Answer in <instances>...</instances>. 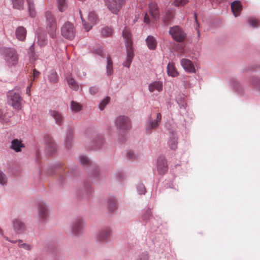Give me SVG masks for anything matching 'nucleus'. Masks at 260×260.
<instances>
[{
    "instance_id": "21",
    "label": "nucleus",
    "mask_w": 260,
    "mask_h": 260,
    "mask_svg": "<svg viewBox=\"0 0 260 260\" xmlns=\"http://www.w3.org/2000/svg\"><path fill=\"white\" fill-rule=\"evenodd\" d=\"M24 147V145L22 143L20 140L17 139H13L11 143L10 148L16 152L21 151V148Z\"/></svg>"
},
{
    "instance_id": "16",
    "label": "nucleus",
    "mask_w": 260,
    "mask_h": 260,
    "mask_svg": "<svg viewBox=\"0 0 260 260\" xmlns=\"http://www.w3.org/2000/svg\"><path fill=\"white\" fill-rule=\"evenodd\" d=\"M148 12L152 19L157 20L159 18L160 12L159 7L156 3L151 2L148 6Z\"/></svg>"
},
{
    "instance_id": "10",
    "label": "nucleus",
    "mask_w": 260,
    "mask_h": 260,
    "mask_svg": "<svg viewBox=\"0 0 260 260\" xmlns=\"http://www.w3.org/2000/svg\"><path fill=\"white\" fill-rule=\"evenodd\" d=\"M169 34L175 41L178 42L183 41L186 37V34L178 26L171 27L169 30Z\"/></svg>"
},
{
    "instance_id": "27",
    "label": "nucleus",
    "mask_w": 260,
    "mask_h": 260,
    "mask_svg": "<svg viewBox=\"0 0 260 260\" xmlns=\"http://www.w3.org/2000/svg\"><path fill=\"white\" fill-rule=\"evenodd\" d=\"M48 78L49 82L51 83H56L58 81L57 72L54 70H51L49 72Z\"/></svg>"
},
{
    "instance_id": "56",
    "label": "nucleus",
    "mask_w": 260,
    "mask_h": 260,
    "mask_svg": "<svg viewBox=\"0 0 260 260\" xmlns=\"http://www.w3.org/2000/svg\"><path fill=\"white\" fill-rule=\"evenodd\" d=\"M40 75V72L36 70V69L34 70V77L36 78Z\"/></svg>"
},
{
    "instance_id": "35",
    "label": "nucleus",
    "mask_w": 260,
    "mask_h": 260,
    "mask_svg": "<svg viewBox=\"0 0 260 260\" xmlns=\"http://www.w3.org/2000/svg\"><path fill=\"white\" fill-rule=\"evenodd\" d=\"M101 34L104 37H110L112 34V29L109 27H104L101 30Z\"/></svg>"
},
{
    "instance_id": "13",
    "label": "nucleus",
    "mask_w": 260,
    "mask_h": 260,
    "mask_svg": "<svg viewBox=\"0 0 260 260\" xmlns=\"http://www.w3.org/2000/svg\"><path fill=\"white\" fill-rule=\"evenodd\" d=\"M4 238L5 240L10 242L12 243L17 244L18 247L20 248H23V249L27 251H31L34 249V245L32 244L27 243H24L21 239L12 240L8 237L6 236H4Z\"/></svg>"
},
{
    "instance_id": "7",
    "label": "nucleus",
    "mask_w": 260,
    "mask_h": 260,
    "mask_svg": "<svg viewBox=\"0 0 260 260\" xmlns=\"http://www.w3.org/2000/svg\"><path fill=\"white\" fill-rule=\"evenodd\" d=\"M61 35L67 39L73 40L76 34L73 24L70 22H66L61 27Z\"/></svg>"
},
{
    "instance_id": "46",
    "label": "nucleus",
    "mask_w": 260,
    "mask_h": 260,
    "mask_svg": "<svg viewBox=\"0 0 260 260\" xmlns=\"http://www.w3.org/2000/svg\"><path fill=\"white\" fill-rule=\"evenodd\" d=\"M7 178L6 175L2 171H0V184L4 186L7 184Z\"/></svg>"
},
{
    "instance_id": "49",
    "label": "nucleus",
    "mask_w": 260,
    "mask_h": 260,
    "mask_svg": "<svg viewBox=\"0 0 260 260\" xmlns=\"http://www.w3.org/2000/svg\"><path fill=\"white\" fill-rule=\"evenodd\" d=\"M177 102L178 104H179V105L180 106V109H185V106L186 105V103H185V102L184 100L177 99Z\"/></svg>"
},
{
    "instance_id": "39",
    "label": "nucleus",
    "mask_w": 260,
    "mask_h": 260,
    "mask_svg": "<svg viewBox=\"0 0 260 260\" xmlns=\"http://www.w3.org/2000/svg\"><path fill=\"white\" fill-rule=\"evenodd\" d=\"M173 18V12L171 10H166L163 15V19L165 21H169Z\"/></svg>"
},
{
    "instance_id": "32",
    "label": "nucleus",
    "mask_w": 260,
    "mask_h": 260,
    "mask_svg": "<svg viewBox=\"0 0 260 260\" xmlns=\"http://www.w3.org/2000/svg\"><path fill=\"white\" fill-rule=\"evenodd\" d=\"M58 9L60 12L64 11L67 8L68 5L66 0H56Z\"/></svg>"
},
{
    "instance_id": "18",
    "label": "nucleus",
    "mask_w": 260,
    "mask_h": 260,
    "mask_svg": "<svg viewBox=\"0 0 260 260\" xmlns=\"http://www.w3.org/2000/svg\"><path fill=\"white\" fill-rule=\"evenodd\" d=\"M180 63L186 72L190 73H196L195 67L190 60L186 58L182 59Z\"/></svg>"
},
{
    "instance_id": "23",
    "label": "nucleus",
    "mask_w": 260,
    "mask_h": 260,
    "mask_svg": "<svg viewBox=\"0 0 260 260\" xmlns=\"http://www.w3.org/2000/svg\"><path fill=\"white\" fill-rule=\"evenodd\" d=\"M49 113L51 117L54 119L57 124H61L63 121V117L59 112L54 110H51L49 111Z\"/></svg>"
},
{
    "instance_id": "31",
    "label": "nucleus",
    "mask_w": 260,
    "mask_h": 260,
    "mask_svg": "<svg viewBox=\"0 0 260 260\" xmlns=\"http://www.w3.org/2000/svg\"><path fill=\"white\" fill-rule=\"evenodd\" d=\"M28 5L29 16L34 17L36 16V10L34 0H26Z\"/></svg>"
},
{
    "instance_id": "1",
    "label": "nucleus",
    "mask_w": 260,
    "mask_h": 260,
    "mask_svg": "<svg viewBox=\"0 0 260 260\" xmlns=\"http://www.w3.org/2000/svg\"><path fill=\"white\" fill-rule=\"evenodd\" d=\"M8 104L14 110L19 111L22 108L23 100L21 96V89L19 86H16L12 90L7 93Z\"/></svg>"
},
{
    "instance_id": "55",
    "label": "nucleus",
    "mask_w": 260,
    "mask_h": 260,
    "mask_svg": "<svg viewBox=\"0 0 260 260\" xmlns=\"http://www.w3.org/2000/svg\"><path fill=\"white\" fill-rule=\"evenodd\" d=\"M30 88H31V84L28 86L26 89V93L29 96L30 95Z\"/></svg>"
},
{
    "instance_id": "8",
    "label": "nucleus",
    "mask_w": 260,
    "mask_h": 260,
    "mask_svg": "<svg viewBox=\"0 0 260 260\" xmlns=\"http://www.w3.org/2000/svg\"><path fill=\"white\" fill-rule=\"evenodd\" d=\"M126 0H105L108 10L113 14H117Z\"/></svg>"
},
{
    "instance_id": "53",
    "label": "nucleus",
    "mask_w": 260,
    "mask_h": 260,
    "mask_svg": "<svg viewBox=\"0 0 260 260\" xmlns=\"http://www.w3.org/2000/svg\"><path fill=\"white\" fill-rule=\"evenodd\" d=\"M144 22L147 24H149L150 23V19L147 13H145V16H144Z\"/></svg>"
},
{
    "instance_id": "47",
    "label": "nucleus",
    "mask_w": 260,
    "mask_h": 260,
    "mask_svg": "<svg viewBox=\"0 0 260 260\" xmlns=\"http://www.w3.org/2000/svg\"><path fill=\"white\" fill-rule=\"evenodd\" d=\"M188 2V0H175L174 2V5L175 6H183Z\"/></svg>"
},
{
    "instance_id": "33",
    "label": "nucleus",
    "mask_w": 260,
    "mask_h": 260,
    "mask_svg": "<svg viewBox=\"0 0 260 260\" xmlns=\"http://www.w3.org/2000/svg\"><path fill=\"white\" fill-rule=\"evenodd\" d=\"M13 4V7L18 10L23 9L24 0H11Z\"/></svg>"
},
{
    "instance_id": "25",
    "label": "nucleus",
    "mask_w": 260,
    "mask_h": 260,
    "mask_svg": "<svg viewBox=\"0 0 260 260\" xmlns=\"http://www.w3.org/2000/svg\"><path fill=\"white\" fill-rule=\"evenodd\" d=\"M167 73L169 76L172 77H176L178 76L179 74L174 63L171 62L168 63L167 65Z\"/></svg>"
},
{
    "instance_id": "52",
    "label": "nucleus",
    "mask_w": 260,
    "mask_h": 260,
    "mask_svg": "<svg viewBox=\"0 0 260 260\" xmlns=\"http://www.w3.org/2000/svg\"><path fill=\"white\" fill-rule=\"evenodd\" d=\"M94 142L95 144H101L103 142V139H102V137L101 136H98L96 137V139H95L94 140Z\"/></svg>"
},
{
    "instance_id": "54",
    "label": "nucleus",
    "mask_w": 260,
    "mask_h": 260,
    "mask_svg": "<svg viewBox=\"0 0 260 260\" xmlns=\"http://www.w3.org/2000/svg\"><path fill=\"white\" fill-rule=\"evenodd\" d=\"M194 17L195 20H196V24H197L196 27H199V23H198V22L197 21V14L196 13L194 14ZM196 29H197V32H198V36L199 37V36H200L199 30L198 29H197V28H196Z\"/></svg>"
},
{
    "instance_id": "57",
    "label": "nucleus",
    "mask_w": 260,
    "mask_h": 260,
    "mask_svg": "<svg viewBox=\"0 0 260 260\" xmlns=\"http://www.w3.org/2000/svg\"><path fill=\"white\" fill-rule=\"evenodd\" d=\"M97 53L102 57L106 55V52H103L102 51H100L99 52H98Z\"/></svg>"
},
{
    "instance_id": "6",
    "label": "nucleus",
    "mask_w": 260,
    "mask_h": 260,
    "mask_svg": "<svg viewBox=\"0 0 260 260\" xmlns=\"http://www.w3.org/2000/svg\"><path fill=\"white\" fill-rule=\"evenodd\" d=\"M85 227V221L82 218L74 219L71 223L70 228L73 235L79 236L83 233Z\"/></svg>"
},
{
    "instance_id": "19",
    "label": "nucleus",
    "mask_w": 260,
    "mask_h": 260,
    "mask_svg": "<svg viewBox=\"0 0 260 260\" xmlns=\"http://www.w3.org/2000/svg\"><path fill=\"white\" fill-rule=\"evenodd\" d=\"M177 136L174 132H170V137L168 140V145L171 149L175 150L177 148Z\"/></svg>"
},
{
    "instance_id": "29",
    "label": "nucleus",
    "mask_w": 260,
    "mask_h": 260,
    "mask_svg": "<svg viewBox=\"0 0 260 260\" xmlns=\"http://www.w3.org/2000/svg\"><path fill=\"white\" fill-rule=\"evenodd\" d=\"M113 72V62L110 57L108 56L107 57V66H106V74L107 75L109 76L112 75Z\"/></svg>"
},
{
    "instance_id": "3",
    "label": "nucleus",
    "mask_w": 260,
    "mask_h": 260,
    "mask_svg": "<svg viewBox=\"0 0 260 260\" xmlns=\"http://www.w3.org/2000/svg\"><path fill=\"white\" fill-rule=\"evenodd\" d=\"M122 36L125 41L127 56L125 61L123 63L124 67L129 68L132 62L134 53L132 35L129 29L125 27L122 31Z\"/></svg>"
},
{
    "instance_id": "37",
    "label": "nucleus",
    "mask_w": 260,
    "mask_h": 260,
    "mask_svg": "<svg viewBox=\"0 0 260 260\" xmlns=\"http://www.w3.org/2000/svg\"><path fill=\"white\" fill-rule=\"evenodd\" d=\"M38 43L41 47H43L47 43V37L40 34L38 36Z\"/></svg>"
},
{
    "instance_id": "40",
    "label": "nucleus",
    "mask_w": 260,
    "mask_h": 260,
    "mask_svg": "<svg viewBox=\"0 0 260 260\" xmlns=\"http://www.w3.org/2000/svg\"><path fill=\"white\" fill-rule=\"evenodd\" d=\"M110 98L106 97L102 100V101L100 103L99 105V108L101 110H103L104 109L107 105L109 103Z\"/></svg>"
},
{
    "instance_id": "42",
    "label": "nucleus",
    "mask_w": 260,
    "mask_h": 260,
    "mask_svg": "<svg viewBox=\"0 0 260 260\" xmlns=\"http://www.w3.org/2000/svg\"><path fill=\"white\" fill-rule=\"evenodd\" d=\"M248 23L253 28H256L260 25L259 20L254 18H249L248 20Z\"/></svg>"
},
{
    "instance_id": "17",
    "label": "nucleus",
    "mask_w": 260,
    "mask_h": 260,
    "mask_svg": "<svg viewBox=\"0 0 260 260\" xmlns=\"http://www.w3.org/2000/svg\"><path fill=\"white\" fill-rule=\"evenodd\" d=\"M38 218L41 220H45L48 216V207L44 203H40L38 209Z\"/></svg>"
},
{
    "instance_id": "45",
    "label": "nucleus",
    "mask_w": 260,
    "mask_h": 260,
    "mask_svg": "<svg viewBox=\"0 0 260 260\" xmlns=\"http://www.w3.org/2000/svg\"><path fill=\"white\" fill-rule=\"evenodd\" d=\"M137 190L139 194H145L146 188L144 185L142 183H139L137 186Z\"/></svg>"
},
{
    "instance_id": "24",
    "label": "nucleus",
    "mask_w": 260,
    "mask_h": 260,
    "mask_svg": "<svg viewBox=\"0 0 260 260\" xmlns=\"http://www.w3.org/2000/svg\"><path fill=\"white\" fill-rule=\"evenodd\" d=\"M146 42L148 48L150 50H154L157 46V41L152 36L149 35L146 39Z\"/></svg>"
},
{
    "instance_id": "51",
    "label": "nucleus",
    "mask_w": 260,
    "mask_h": 260,
    "mask_svg": "<svg viewBox=\"0 0 260 260\" xmlns=\"http://www.w3.org/2000/svg\"><path fill=\"white\" fill-rule=\"evenodd\" d=\"M149 256L147 253H143L139 256L137 260H148Z\"/></svg>"
},
{
    "instance_id": "26",
    "label": "nucleus",
    "mask_w": 260,
    "mask_h": 260,
    "mask_svg": "<svg viewBox=\"0 0 260 260\" xmlns=\"http://www.w3.org/2000/svg\"><path fill=\"white\" fill-rule=\"evenodd\" d=\"M26 35V30L23 26H19L16 30V36L17 38L21 41L25 39Z\"/></svg>"
},
{
    "instance_id": "14",
    "label": "nucleus",
    "mask_w": 260,
    "mask_h": 260,
    "mask_svg": "<svg viewBox=\"0 0 260 260\" xmlns=\"http://www.w3.org/2000/svg\"><path fill=\"white\" fill-rule=\"evenodd\" d=\"M156 169L158 174H165L168 170V166L166 159L164 156H159L156 162Z\"/></svg>"
},
{
    "instance_id": "4",
    "label": "nucleus",
    "mask_w": 260,
    "mask_h": 260,
    "mask_svg": "<svg viewBox=\"0 0 260 260\" xmlns=\"http://www.w3.org/2000/svg\"><path fill=\"white\" fill-rule=\"evenodd\" d=\"M44 16L46 19V29L52 39L56 37V22L54 16L51 12L46 11L45 12Z\"/></svg>"
},
{
    "instance_id": "50",
    "label": "nucleus",
    "mask_w": 260,
    "mask_h": 260,
    "mask_svg": "<svg viewBox=\"0 0 260 260\" xmlns=\"http://www.w3.org/2000/svg\"><path fill=\"white\" fill-rule=\"evenodd\" d=\"M89 92L91 94H95L99 91V88L96 86H92L89 88Z\"/></svg>"
},
{
    "instance_id": "30",
    "label": "nucleus",
    "mask_w": 260,
    "mask_h": 260,
    "mask_svg": "<svg viewBox=\"0 0 260 260\" xmlns=\"http://www.w3.org/2000/svg\"><path fill=\"white\" fill-rule=\"evenodd\" d=\"M47 152L49 154H53L56 151V146L54 142L51 139H49L47 142Z\"/></svg>"
},
{
    "instance_id": "5",
    "label": "nucleus",
    "mask_w": 260,
    "mask_h": 260,
    "mask_svg": "<svg viewBox=\"0 0 260 260\" xmlns=\"http://www.w3.org/2000/svg\"><path fill=\"white\" fill-rule=\"evenodd\" d=\"M115 124L118 131L124 133L131 128V122L129 118L123 115L117 116L115 121Z\"/></svg>"
},
{
    "instance_id": "36",
    "label": "nucleus",
    "mask_w": 260,
    "mask_h": 260,
    "mask_svg": "<svg viewBox=\"0 0 260 260\" xmlns=\"http://www.w3.org/2000/svg\"><path fill=\"white\" fill-rule=\"evenodd\" d=\"M152 212L150 208L147 209L142 216V219L145 222L148 221L152 217Z\"/></svg>"
},
{
    "instance_id": "28",
    "label": "nucleus",
    "mask_w": 260,
    "mask_h": 260,
    "mask_svg": "<svg viewBox=\"0 0 260 260\" xmlns=\"http://www.w3.org/2000/svg\"><path fill=\"white\" fill-rule=\"evenodd\" d=\"M67 81L71 88L76 91L78 90L79 85L78 83L71 76H69L67 78Z\"/></svg>"
},
{
    "instance_id": "9",
    "label": "nucleus",
    "mask_w": 260,
    "mask_h": 260,
    "mask_svg": "<svg viewBox=\"0 0 260 260\" xmlns=\"http://www.w3.org/2000/svg\"><path fill=\"white\" fill-rule=\"evenodd\" d=\"M112 234V230L109 228H106L99 231L95 235L96 241L98 242L107 243Z\"/></svg>"
},
{
    "instance_id": "12",
    "label": "nucleus",
    "mask_w": 260,
    "mask_h": 260,
    "mask_svg": "<svg viewBox=\"0 0 260 260\" xmlns=\"http://www.w3.org/2000/svg\"><path fill=\"white\" fill-rule=\"evenodd\" d=\"M161 115L160 113H158L156 115V118L155 120H153L151 118L150 116L148 118V121L147 123L146 127V132L147 134H150L152 132V129L156 128L158 125L159 122L161 121Z\"/></svg>"
},
{
    "instance_id": "11",
    "label": "nucleus",
    "mask_w": 260,
    "mask_h": 260,
    "mask_svg": "<svg viewBox=\"0 0 260 260\" xmlns=\"http://www.w3.org/2000/svg\"><path fill=\"white\" fill-rule=\"evenodd\" d=\"M80 17L82 21L83 25L86 31H88L96 23L98 19L94 12H90L88 16V22H86L82 18L81 11H80Z\"/></svg>"
},
{
    "instance_id": "38",
    "label": "nucleus",
    "mask_w": 260,
    "mask_h": 260,
    "mask_svg": "<svg viewBox=\"0 0 260 260\" xmlns=\"http://www.w3.org/2000/svg\"><path fill=\"white\" fill-rule=\"evenodd\" d=\"M250 82L253 87L260 89V78L252 77L250 79Z\"/></svg>"
},
{
    "instance_id": "22",
    "label": "nucleus",
    "mask_w": 260,
    "mask_h": 260,
    "mask_svg": "<svg viewBox=\"0 0 260 260\" xmlns=\"http://www.w3.org/2000/svg\"><path fill=\"white\" fill-rule=\"evenodd\" d=\"M231 10L235 17H237L240 15L242 10V5L240 1H235L231 4Z\"/></svg>"
},
{
    "instance_id": "44",
    "label": "nucleus",
    "mask_w": 260,
    "mask_h": 260,
    "mask_svg": "<svg viewBox=\"0 0 260 260\" xmlns=\"http://www.w3.org/2000/svg\"><path fill=\"white\" fill-rule=\"evenodd\" d=\"M0 121L2 122H8L9 121V118L7 116L6 112L2 109H0Z\"/></svg>"
},
{
    "instance_id": "20",
    "label": "nucleus",
    "mask_w": 260,
    "mask_h": 260,
    "mask_svg": "<svg viewBox=\"0 0 260 260\" xmlns=\"http://www.w3.org/2000/svg\"><path fill=\"white\" fill-rule=\"evenodd\" d=\"M163 88L162 82L160 81H154L148 85V89L150 92H160Z\"/></svg>"
},
{
    "instance_id": "41",
    "label": "nucleus",
    "mask_w": 260,
    "mask_h": 260,
    "mask_svg": "<svg viewBox=\"0 0 260 260\" xmlns=\"http://www.w3.org/2000/svg\"><path fill=\"white\" fill-rule=\"evenodd\" d=\"M79 160L80 164L83 166H85L86 165H90V162L88 158L84 155H81L79 157Z\"/></svg>"
},
{
    "instance_id": "48",
    "label": "nucleus",
    "mask_w": 260,
    "mask_h": 260,
    "mask_svg": "<svg viewBox=\"0 0 260 260\" xmlns=\"http://www.w3.org/2000/svg\"><path fill=\"white\" fill-rule=\"evenodd\" d=\"M127 157L132 159H136L138 157L137 155L133 151H129L127 153Z\"/></svg>"
},
{
    "instance_id": "43",
    "label": "nucleus",
    "mask_w": 260,
    "mask_h": 260,
    "mask_svg": "<svg viewBox=\"0 0 260 260\" xmlns=\"http://www.w3.org/2000/svg\"><path fill=\"white\" fill-rule=\"evenodd\" d=\"M108 204L111 210H114L117 205V201L115 198H111L108 201Z\"/></svg>"
},
{
    "instance_id": "2",
    "label": "nucleus",
    "mask_w": 260,
    "mask_h": 260,
    "mask_svg": "<svg viewBox=\"0 0 260 260\" xmlns=\"http://www.w3.org/2000/svg\"><path fill=\"white\" fill-rule=\"evenodd\" d=\"M1 53L7 66L9 68H15L19 63V56L14 48L4 47L1 49Z\"/></svg>"
},
{
    "instance_id": "15",
    "label": "nucleus",
    "mask_w": 260,
    "mask_h": 260,
    "mask_svg": "<svg viewBox=\"0 0 260 260\" xmlns=\"http://www.w3.org/2000/svg\"><path fill=\"white\" fill-rule=\"evenodd\" d=\"M12 224L13 230L16 234H21L25 232V225L21 220L15 218L12 220Z\"/></svg>"
},
{
    "instance_id": "34",
    "label": "nucleus",
    "mask_w": 260,
    "mask_h": 260,
    "mask_svg": "<svg viewBox=\"0 0 260 260\" xmlns=\"http://www.w3.org/2000/svg\"><path fill=\"white\" fill-rule=\"evenodd\" d=\"M70 108L72 112L74 113H77L80 111V110L81 109V106L79 104V103L74 101H72L71 102Z\"/></svg>"
}]
</instances>
